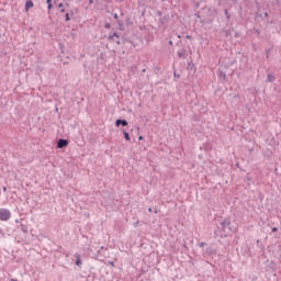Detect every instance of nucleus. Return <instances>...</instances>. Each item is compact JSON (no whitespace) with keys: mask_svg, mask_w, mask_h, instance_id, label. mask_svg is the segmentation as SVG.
I'll list each match as a JSON object with an SVG mask.
<instances>
[{"mask_svg":"<svg viewBox=\"0 0 281 281\" xmlns=\"http://www.w3.org/2000/svg\"><path fill=\"white\" fill-rule=\"evenodd\" d=\"M69 144V142L67 139H59L57 142V148H65V146H67Z\"/></svg>","mask_w":281,"mask_h":281,"instance_id":"obj_2","label":"nucleus"},{"mask_svg":"<svg viewBox=\"0 0 281 281\" xmlns=\"http://www.w3.org/2000/svg\"><path fill=\"white\" fill-rule=\"evenodd\" d=\"M22 232H23L24 234H27V227H25L24 225H22Z\"/></svg>","mask_w":281,"mask_h":281,"instance_id":"obj_9","label":"nucleus"},{"mask_svg":"<svg viewBox=\"0 0 281 281\" xmlns=\"http://www.w3.org/2000/svg\"><path fill=\"white\" fill-rule=\"evenodd\" d=\"M2 190H3V192H8V188L7 187H3Z\"/></svg>","mask_w":281,"mask_h":281,"instance_id":"obj_11","label":"nucleus"},{"mask_svg":"<svg viewBox=\"0 0 281 281\" xmlns=\"http://www.w3.org/2000/svg\"><path fill=\"white\" fill-rule=\"evenodd\" d=\"M222 227L225 228V227H229V220H224L222 223H221Z\"/></svg>","mask_w":281,"mask_h":281,"instance_id":"obj_6","label":"nucleus"},{"mask_svg":"<svg viewBox=\"0 0 281 281\" xmlns=\"http://www.w3.org/2000/svg\"><path fill=\"white\" fill-rule=\"evenodd\" d=\"M109 265H111L113 267V262L112 261H109Z\"/></svg>","mask_w":281,"mask_h":281,"instance_id":"obj_18","label":"nucleus"},{"mask_svg":"<svg viewBox=\"0 0 281 281\" xmlns=\"http://www.w3.org/2000/svg\"><path fill=\"white\" fill-rule=\"evenodd\" d=\"M30 8H34V2H32L31 0L26 1V3H25L26 12L30 10Z\"/></svg>","mask_w":281,"mask_h":281,"instance_id":"obj_5","label":"nucleus"},{"mask_svg":"<svg viewBox=\"0 0 281 281\" xmlns=\"http://www.w3.org/2000/svg\"><path fill=\"white\" fill-rule=\"evenodd\" d=\"M123 135H124L126 142H131V136L128 135V133L126 131H123Z\"/></svg>","mask_w":281,"mask_h":281,"instance_id":"obj_7","label":"nucleus"},{"mask_svg":"<svg viewBox=\"0 0 281 281\" xmlns=\"http://www.w3.org/2000/svg\"><path fill=\"white\" fill-rule=\"evenodd\" d=\"M113 36H116V37H117V34L114 33L112 36H110V38H113Z\"/></svg>","mask_w":281,"mask_h":281,"instance_id":"obj_14","label":"nucleus"},{"mask_svg":"<svg viewBox=\"0 0 281 281\" xmlns=\"http://www.w3.org/2000/svg\"><path fill=\"white\" fill-rule=\"evenodd\" d=\"M10 281H16V280H14V279H11Z\"/></svg>","mask_w":281,"mask_h":281,"instance_id":"obj_20","label":"nucleus"},{"mask_svg":"<svg viewBox=\"0 0 281 281\" xmlns=\"http://www.w3.org/2000/svg\"><path fill=\"white\" fill-rule=\"evenodd\" d=\"M61 12H65V9H61Z\"/></svg>","mask_w":281,"mask_h":281,"instance_id":"obj_19","label":"nucleus"},{"mask_svg":"<svg viewBox=\"0 0 281 281\" xmlns=\"http://www.w3.org/2000/svg\"><path fill=\"white\" fill-rule=\"evenodd\" d=\"M46 3H47V4H52V0H47Z\"/></svg>","mask_w":281,"mask_h":281,"instance_id":"obj_13","label":"nucleus"},{"mask_svg":"<svg viewBox=\"0 0 281 281\" xmlns=\"http://www.w3.org/2000/svg\"><path fill=\"white\" fill-rule=\"evenodd\" d=\"M63 5H64L63 3H59V4H58V8H63Z\"/></svg>","mask_w":281,"mask_h":281,"instance_id":"obj_15","label":"nucleus"},{"mask_svg":"<svg viewBox=\"0 0 281 281\" xmlns=\"http://www.w3.org/2000/svg\"><path fill=\"white\" fill-rule=\"evenodd\" d=\"M48 5V10H52V4H47Z\"/></svg>","mask_w":281,"mask_h":281,"instance_id":"obj_16","label":"nucleus"},{"mask_svg":"<svg viewBox=\"0 0 281 281\" xmlns=\"http://www.w3.org/2000/svg\"><path fill=\"white\" fill-rule=\"evenodd\" d=\"M138 139L142 140V139H144V137H143V136H139Z\"/></svg>","mask_w":281,"mask_h":281,"instance_id":"obj_17","label":"nucleus"},{"mask_svg":"<svg viewBox=\"0 0 281 281\" xmlns=\"http://www.w3.org/2000/svg\"><path fill=\"white\" fill-rule=\"evenodd\" d=\"M274 78L273 75H268V82H273Z\"/></svg>","mask_w":281,"mask_h":281,"instance_id":"obj_8","label":"nucleus"},{"mask_svg":"<svg viewBox=\"0 0 281 281\" xmlns=\"http://www.w3.org/2000/svg\"><path fill=\"white\" fill-rule=\"evenodd\" d=\"M272 232H278V227H273V228H272Z\"/></svg>","mask_w":281,"mask_h":281,"instance_id":"obj_12","label":"nucleus"},{"mask_svg":"<svg viewBox=\"0 0 281 281\" xmlns=\"http://www.w3.org/2000/svg\"><path fill=\"white\" fill-rule=\"evenodd\" d=\"M66 21H71V19L69 18V13H66Z\"/></svg>","mask_w":281,"mask_h":281,"instance_id":"obj_10","label":"nucleus"},{"mask_svg":"<svg viewBox=\"0 0 281 281\" xmlns=\"http://www.w3.org/2000/svg\"><path fill=\"white\" fill-rule=\"evenodd\" d=\"M12 213L8 209H0V221H10Z\"/></svg>","mask_w":281,"mask_h":281,"instance_id":"obj_1","label":"nucleus"},{"mask_svg":"<svg viewBox=\"0 0 281 281\" xmlns=\"http://www.w3.org/2000/svg\"><path fill=\"white\" fill-rule=\"evenodd\" d=\"M128 126V122L126 120H116L115 126Z\"/></svg>","mask_w":281,"mask_h":281,"instance_id":"obj_4","label":"nucleus"},{"mask_svg":"<svg viewBox=\"0 0 281 281\" xmlns=\"http://www.w3.org/2000/svg\"><path fill=\"white\" fill-rule=\"evenodd\" d=\"M179 56H182V54H181V53H179Z\"/></svg>","mask_w":281,"mask_h":281,"instance_id":"obj_21","label":"nucleus"},{"mask_svg":"<svg viewBox=\"0 0 281 281\" xmlns=\"http://www.w3.org/2000/svg\"><path fill=\"white\" fill-rule=\"evenodd\" d=\"M75 258H76L75 265L77 267H82V259L80 257V254H75Z\"/></svg>","mask_w":281,"mask_h":281,"instance_id":"obj_3","label":"nucleus"}]
</instances>
